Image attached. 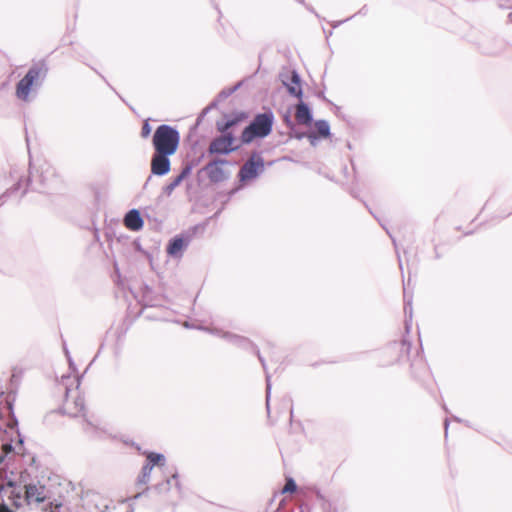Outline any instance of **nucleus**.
<instances>
[{
    "mask_svg": "<svg viewBox=\"0 0 512 512\" xmlns=\"http://www.w3.org/2000/svg\"><path fill=\"white\" fill-rule=\"evenodd\" d=\"M297 490V485L292 478H287L284 487L281 490L282 494L294 493Z\"/></svg>",
    "mask_w": 512,
    "mask_h": 512,
    "instance_id": "a211bd4d",
    "label": "nucleus"
},
{
    "mask_svg": "<svg viewBox=\"0 0 512 512\" xmlns=\"http://www.w3.org/2000/svg\"><path fill=\"white\" fill-rule=\"evenodd\" d=\"M289 93L298 98L302 97V89L300 84V78L296 72H292L287 82H284Z\"/></svg>",
    "mask_w": 512,
    "mask_h": 512,
    "instance_id": "f8f14e48",
    "label": "nucleus"
},
{
    "mask_svg": "<svg viewBox=\"0 0 512 512\" xmlns=\"http://www.w3.org/2000/svg\"><path fill=\"white\" fill-rule=\"evenodd\" d=\"M0 512H14L5 504H0Z\"/></svg>",
    "mask_w": 512,
    "mask_h": 512,
    "instance_id": "aec40b11",
    "label": "nucleus"
},
{
    "mask_svg": "<svg viewBox=\"0 0 512 512\" xmlns=\"http://www.w3.org/2000/svg\"><path fill=\"white\" fill-rule=\"evenodd\" d=\"M0 493L5 492L7 489L11 488L12 490L15 488L16 483L12 478L7 476H3L2 472H0Z\"/></svg>",
    "mask_w": 512,
    "mask_h": 512,
    "instance_id": "dca6fc26",
    "label": "nucleus"
},
{
    "mask_svg": "<svg viewBox=\"0 0 512 512\" xmlns=\"http://www.w3.org/2000/svg\"><path fill=\"white\" fill-rule=\"evenodd\" d=\"M151 133V127L148 123V121H145L143 126H142V129H141V136L143 138H147Z\"/></svg>",
    "mask_w": 512,
    "mask_h": 512,
    "instance_id": "6ab92c4d",
    "label": "nucleus"
},
{
    "mask_svg": "<svg viewBox=\"0 0 512 512\" xmlns=\"http://www.w3.org/2000/svg\"><path fill=\"white\" fill-rule=\"evenodd\" d=\"M263 168V158L259 154L254 153L241 167L239 177L243 181L251 180L255 178L259 174V172L263 170Z\"/></svg>",
    "mask_w": 512,
    "mask_h": 512,
    "instance_id": "0eeeda50",
    "label": "nucleus"
},
{
    "mask_svg": "<svg viewBox=\"0 0 512 512\" xmlns=\"http://www.w3.org/2000/svg\"><path fill=\"white\" fill-rule=\"evenodd\" d=\"M155 153L151 160V172L154 175L162 176L170 171L169 156L176 153L179 143V132L166 124L157 127L153 139Z\"/></svg>",
    "mask_w": 512,
    "mask_h": 512,
    "instance_id": "f257e3e1",
    "label": "nucleus"
},
{
    "mask_svg": "<svg viewBox=\"0 0 512 512\" xmlns=\"http://www.w3.org/2000/svg\"><path fill=\"white\" fill-rule=\"evenodd\" d=\"M388 351L394 362L408 360L411 351V343L406 339H402L391 344Z\"/></svg>",
    "mask_w": 512,
    "mask_h": 512,
    "instance_id": "1a4fd4ad",
    "label": "nucleus"
},
{
    "mask_svg": "<svg viewBox=\"0 0 512 512\" xmlns=\"http://www.w3.org/2000/svg\"><path fill=\"white\" fill-rule=\"evenodd\" d=\"M8 498L9 500H11L12 502V505L15 507V508H20L22 506L21 504V492L20 491H16L15 489L11 490L10 494L8 495Z\"/></svg>",
    "mask_w": 512,
    "mask_h": 512,
    "instance_id": "f3484780",
    "label": "nucleus"
},
{
    "mask_svg": "<svg viewBox=\"0 0 512 512\" xmlns=\"http://www.w3.org/2000/svg\"><path fill=\"white\" fill-rule=\"evenodd\" d=\"M46 175H49V176H56V172L54 169L52 168H48L46 171H45Z\"/></svg>",
    "mask_w": 512,
    "mask_h": 512,
    "instance_id": "412c9836",
    "label": "nucleus"
},
{
    "mask_svg": "<svg viewBox=\"0 0 512 512\" xmlns=\"http://www.w3.org/2000/svg\"><path fill=\"white\" fill-rule=\"evenodd\" d=\"M165 462L164 456L158 453H149L146 458V464L138 476V483L145 485L148 483L152 469L155 466H163Z\"/></svg>",
    "mask_w": 512,
    "mask_h": 512,
    "instance_id": "6e6552de",
    "label": "nucleus"
},
{
    "mask_svg": "<svg viewBox=\"0 0 512 512\" xmlns=\"http://www.w3.org/2000/svg\"><path fill=\"white\" fill-rule=\"evenodd\" d=\"M3 448H4L5 451L11 450V446L10 445H4Z\"/></svg>",
    "mask_w": 512,
    "mask_h": 512,
    "instance_id": "4be33fe9",
    "label": "nucleus"
},
{
    "mask_svg": "<svg viewBox=\"0 0 512 512\" xmlns=\"http://www.w3.org/2000/svg\"><path fill=\"white\" fill-rule=\"evenodd\" d=\"M62 411L70 417L85 416V400L79 384H77L73 389H67L65 399L62 404Z\"/></svg>",
    "mask_w": 512,
    "mask_h": 512,
    "instance_id": "423d86ee",
    "label": "nucleus"
},
{
    "mask_svg": "<svg viewBox=\"0 0 512 512\" xmlns=\"http://www.w3.org/2000/svg\"><path fill=\"white\" fill-rule=\"evenodd\" d=\"M330 134V127L328 123L324 120H319L315 122V133L311 134L310 137H319V138H326Z\"/></svg>",
    "mask_w": 512,
    "mask_h": 512,
    "instance_id": "2eb2a0df",
    "label": "nucleus"
},
{
    "mask_svg": "<svg viewBox=\"0 0 512 512\" xmlns=\"http://www.w3.org/2000/svg\"><path fill=\"white\" fill-rule=\"evenodd\" d=\"M186 242L183 238H174L167 247V253L171 256H177L186 246Z\"/></svg>",
    "mask_w": 512,
    "mask_h": 512,
    "instance_id": "4468645a",
    "label": "nucleus"
},
{
    "mask_svg": "<svg viewBox=\"0 0 512 512\" xmlns=\"http://www.w3.org/2000/svg\"><path fill=\"white\" fill-rule=\"evenodd\" d=\"M273 124L272 113H262L255 116L254 120L247 126L241 135L243 143H250L255 138H263L270 134Z\"/></svg>",
    "mask_w": 512,
    "mask_h": 512,
    "instance_id": "7ed1b4c3",
    "label": "nucleus"
},
{
    "mask_svg": "<svg viewBox=\"0 0 512 512\" xmlns=\"http://www.w3.org/2000/svg\"><path fill=\"white\" fill-rule=\"evenodd\" d=\"M24 500L27 505L40 506L45 512H54L56 509L61 507V503L47 502L48 491L44 485L30 483L25 485Z\"/></svg>",
    "mask_w": 512,
    "mask_h": 512,
    "instance_id": "20e7f679",
    "label": "nucleus"
},
{
    "mask_svg": "<svg viewBox=\"0 0 512 512\" xmlns=\"http://www.w3.org/2000/svg\"><path fill=\"white\" fill-rule=\"evenodd\" d=\"M295 119L298 124L309 125L312 121L310 110L304 103H299L296 106Z\"/></svg>",
    "mask_w": 512,
    "mask_h": 512,
    "instance_id": "ddd939ff",
    "label": "nucleus"
},
{
    "mask_svg": "<svg viewBox=\"0 0 512 512\" xmlns=\"http://www.w3.org/2000/svg\"><path fill=\"white\" fill-rule=\"evenodd\" d=\"M47 73V67L44 63L33 65L26 75L17 83L15 94L22 101H28L29 94L34 85H37Z\"/></svg>",
    "mask_w": 512,
    "mask_h": 512,
    "instance_id": "f03ea898",
    "label": "nucleus"
},
{
    "mask_svg": "<svg viewBox=\"0 0 512 512\" xmlns=\"http://www.w3.org/2000/svg\"><path fill=\"white\" fill-rule=\"evenodd\" d=\"M225 160H217L209 163L206 167L209 178L212 181L218 182L225 178V173L222 169V165L226 164Z\"/></svg>",
    "mask_w": 512,
    "mask_h": 512,
    "instance_id": "9d476101",
    "label": "nucleus"
},
{
    "mask_svg": "<svg viewBox=\"0 0 512 512\" xmlns=\"http://www.w3.org/2000/svg\"><path fill=\"white\" fill-rule=\"evenodd\" d=\"M239 122V119L228 120L224 124H218V130L223 133L222 136L215 138L209 146V152L211 154H228L235 149L237 146L234 145L235 138L229 132Z\"/></svg>",
    "mask_w": 512,
    "mask_h": 512,
    "instance_id": "39448f33",
    "label": "nucleus"
},
{
    "mask_svg": "<svg viewBox=\"0 0 512 512\" xmlns=\"http://www.w3.org/2000/svg\"><path fill=\"white\" fill-rule=\"evenodd\" d=\"M124 225L133 231H138L143 227V219L139 211L131 210L124 217Z\"/></svg>",
    "mask_w": 512,
    "mask_h": 512,
    "instance_id": "9b49d317",
    "label": "nucleus"
}]
</instances>
